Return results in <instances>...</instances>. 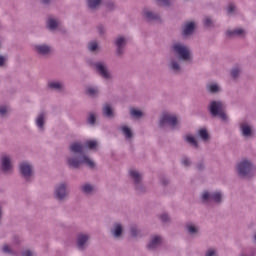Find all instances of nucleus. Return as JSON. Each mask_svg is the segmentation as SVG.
Returning <instances> with one entry per match:
<instances>
[{
    "label": "nucleus",
    "mask_w": 256,
    "mask_h": 256,
    "mask_svg": "<svg viewBox=\"0 0 256 256\" xmlns=\"http://www.w3.org/2000/svg\"><path fill=\"white\" fill-rule=\"evenodd\" d=\"M97 145V140H88L84 144L79 141L72 142L68 147L70 155L66 157L67 167L81 169V165H86L89 169H95L96 164L85 154V147L90 151H97Z\"/></svg>",
    "instance_id": "nucleus-1"
},
{
    "label": "nucleus",
    "mask_w": 256,
    "mask_h": 256,
    "mask_svg": "<svg viewBox=\"0 0 256 256\" xmlns=\"http://www.w3.org/2000/svg\"><path fill=\"white\" fill-rule=\"evenodd\" d=\"M170 51L177 55V58H171L167 64L168 70L172 73V75H181L183 73V66H181V62L191 63L193 61V52H191V48L187 46L183 42H173L170 46Z\"/></svg>",
    "instance_id": "nucleus-2"
},
{
    "label": "nucleus",
    "mask_w": 256,
    "mask_h": 256,
    "mask_svg": "<svg viewBox=\"0 0 256 256\" xmlns=\"http://www.w3.org/2000/svg\"><path fill=\"white\" fill-rule=\"evenodd\" d=\"M52 195L56 203H59L60 205H63V203H67L71 195L69 183L66 181H62L56 184L54 186Z\"/></svg>",
    "instance_id": "nucleus-3"
},
{
    "label": "nucleus",
    "mask_w": 256,
    "mask_h": 256,
    "mask_svg": "<svg viewBox=\"0 0 256 256\" xmlns=\"http://www.w3.org/2000/svg\"><path fill=\"white\" fill-rule=\"evenodd\" d=\"M225 199V195L221 190H204L200 195L202 205H221Z\"/></svg>",
    "instance_id": "nucleus-4"
},
{
    "label": "nucleus",
    "mask_w": 256,
    "mask_h": 256,
    "mask_svg": "<svg viewBox=\"0 0 256 256\" xmlns=\"http://www.w3.org/2000/svg\"><path fill=\"white\" fill-rule=\"evenodd\" d=\"M225 103L221 100H211L207 106V111L210 117H218L221 121H227L229 117H227V113L225 112Z\"/></svg>",
    "instance_id": "nucleus-5"
},
{
    "label": "nucleus",
    "mask_w": 256,
    "mask_h": 256,
    "mask_svg": "<svg viewBox=\"0 0 256 256\" xmlns=\"http://www.w3.org/2000/svg\"><path fill=\"white\" fill-rule=\"evenodd\" d=\"M253 167V161L248 158H242L235 166L237 177H239V179H251Z\"/></svg>",
    "instance_id": "nucleus-6"
},
{
    "label": "nucleus",
    "mask_w": 256,
    "mask_h": 256,
    "mask_svg": "<svg viewBox=\"0 0 256 256\" xmlns=\"http://www.w3.org/2000/svg\"><path fill=\"white\" fill-rule=\"evenodd\" d=\"M129 177L137 195H145L149 193V189H147V186L143 184V173L139 170L131 169L129 170Z\"/></svg>",
    "instance_id": "nucleus-7"
},
{
    "label": "nucleus",
    "mask_w": 256,
    "mask_h": 256,
    "mask_svg": "<svg viewBox=\"0 0 256 256\" xmlns=\"http://www.w3.org/2000/svg\"><path fill=\"white\" fill-rule=\"evenodd\" d=\"M180 122L176 115L169 112H164L161 114L158 120V128L165 131L168 127L172 130L179 129Z\"/></svg>",
    "instance_id": "nucleus-8"
},
{
    "label": "nucleus",
    "mask_w": 256,
    "mask_h": 256,
    "mask_svg": "<svg viewBox=\"0 0 256 256\" xmlns=\"http://www.w3.org/2000/svg\"><path fill=\"white\" fill-rule=\"evenodd\" d=\"M88 65L92 67V69L95 70L96 73H98L99 76L104 79V81H113V74L111 73V70H109L107 62L103 60L97 62L89 60Z\"/></svg>",
    "instance_id": "nucleus-9"
},
{
    "label": "nucleus",
    "mask_w": 256,
    "mask_h": 256,
    "mask_svg": "<svg viewBox=\"0 0 256 256\" xmlns=\"http://www.w3.org/2000/svg\"><path fill=\"white\" fill-rule=\"evenodd\" d=\"M18 171L21 179H24L26 183H31L33 177H35V168L30 162H20L18 165Z\"/></svg>",
    "instance_id": "nucleus-10"
},
{
    "label": "nucleus",
    "mask_w": 256,
    "mask_h": 256,
    "mask_svg": "<svg viewBox=\"0 0 256 256\" xmlns=\"http://www.w3.org/2000/svg\"><path fill=\"white\" fill-rule=\"evenodd\" d=\"M113 45L115 47V55L118 59H122L125 55V49H127V45L129 44V37L125 35H118L113 40Z\"/></svg>",
    "instance_id": "nucleus-11"
},
{
    "label": "nucleus",
    "mask_w": 256,
    "mask_h": 256,
    "mask_svg": "<svg viewBox=\"0 0 256 256\" xmlns=\"http://www.w3.org/2000/svg\"><path fill=\"white\" fill-rule=\"evenodd\" d=\"M0 171L3 175H13V157L7 153L0 156Z\"/></svg>",
    "instance_id": "nucleus-12"
},
{
    "label": "nucleus",
    "mask_w": 256,
    "mask_h": 256,
    "mask_svg": "<svg viewBox=\"0 0 256 256\" xmlns=\"http://www.w3.org/2000/svg\"><path fill=\"white\" fill-rule=\"evenodd\" d=\"M33 51L37 57H51L53 55V46L49 43H38L33 45Z\"/></svg>",
    "instance_id": "nucleus-13"
},
{
    "label": "nucleus",
    "mask_w": 256,
    "mask_h": 256,
    "mask_svg": "<svg viewBox=\"0 0 256 256\" xmlns=\"http://www.w3.org/2000/svg\"><path fill=\"white\" fill-rule=\"evenodd\" d=\"M110 235L114 241H121L125 237V226L121 222H114L110 229Z\"/></svg>",
    "instance_id": "nucleus-14"
},
{
    "label": "nucleus",
    "mask_w": 256,
    "mask_h": 256,
    "mask_svg": "<svg viewBox=\"0 0 256 256\" xmlns=\"http://www.w3.org/2000/svg\"><path fill=\"white\" fill-rule=\"evenodd\" d=\"M91 241V234L87 232H80L76 235V248L78 251H85L89 247Z\"/></svg>",
    "instance_id": "nucleus-15"
},
{
    "label": "nucleus",
    "mask_w": 256,
    "mask_h": 256,
    "mask_svg": "<svg viewBox=\"0 0 256 256\" xmlns=\"http://www.w3.org/2000/svg\"><path fill=\"white\" fill-rule=\"evenodd\" d=\"M184 229L190 237H199L201 235V227L195 222H187Z\"/></svg>",
    "instance_id": "nucleus-16"
},
{
    "label": "nucleus",
    "mask_w": 256,
    "mask_h": 256,
    "mask_svg": "<svg viewBox=\"0 0 256 256\" xmlns=\"http://www.w3.org/2000/svg\"><path fill=\"white\" fill-rule=\"evenodd\" d=\"M196 27H197V25L195 24L194 21H189V22L184 23L181 28L182 37H184V38L191 37V35H193V33H195Z\"/></svg>",
    "instance_id": "nucleus-17"
},
{
    "label": "nucleus",
    "mask_w": 256,
    "mask_h": 256,
    "mask_svg": "<svg viewBox=\"0 0 256 256\" xmlns=\"http://www.w3.org/2000/svg\"><path fill=\"white\" fill-rule=\"evenodd\" d=\"M79 191L82 193V195H85V197H91L97 193V188L95 185L85 182L84 184L80 185Z\"/></svg>",
    "instance_id": "nucleus-18"
},
{
    "label": "nucleus",
    "mask_w": 256,
    "mask_h": 256,
    "mask_svg": "<svg viewBox=\"0 0 256 256\" xmlns=\"http://www.w3.org/2000/svg\"><path fill=\"white\" fill-rule=\"evenodd\" d=\"M142 16L144 17L145 21H147V23L161 21V16L159 15V13H155V12L149 10L148 8H144L142 10Z\"/></svg>",
    "instance_id": "nucleus-19"
},
{
    "label": "nucleus",
    "mask_w": 256,
    "mask_h": 256,
    "mask_svg": "<svg viewBox=\"0 0 256 256\" xmlns=\"http://www.w3.org/2000/svg\"><path fill=\"white\" fill-rule=\"evenodd\" d=\"M47 89L50 91H56L57 93H64L65 83L60 80H52L47 83Z\"/></svg>",
    "instance_id": "nucleus-20"
},
{
    "label": "nucleus",
    "mask_w": 256,
    "mask_h": 256,
    "mask_svg": "<svg viewBox=\"0 0 256 256\" xmlns=\"http://www.w3.org/2000/svg\"><path fill=\"white\" fill-rule=\"evenodd\" d=\"M205 89H206V93H208V95H219V93H221V91H223V89L221 88V85H219L215 81L207 82L205 85Z\"/></svg>",
    "instance_id": "nucleus-21"
},
{
    "label": "nucleus",
    "mask_w": 256,
    "mask_h": 256,
    "mask_svg": "<svg viewBox=\"0 0 256 256\" xmlns=\"http://www.w3.org/2000/svg\"><path fill=\"white\" fill-rule=\"evenodd\" d=\"M47 123V112L41 111L37 114L35 118L36 127L39 131H45V125Z\"/></svg>",
    "instance_id": "nucleus-22"
},
{
    "label": "nucleus",
    "mask_w": 256,
    "mask_h": 256,
    "mask_svg": "<svg viewBox=\"0 0 256 256\" xmlns=\"http://www.w3.org/2000/svg\"><path fill=\"white\" fill-rule=\"evenodd\" d=\"M239 129L241 132L242 137H253V126L249 124V122L244 121L239 124Z\"/></svg>",
    "instance_id": "nucleus-23"
},
{
    "label": "nucleus",
    "mask_w": 256,
    "mask_h": 256,
    "mask_svg": "<svg viewBox=\"0 0 256 256\" xmlns=\"http://www.w3.org/2000/svg\"><path fill=\"white\" fill-rule=\"evenodd\" d=\"M103 5V0H86V7L90 13H97Z\"/></svg>",
    "instance_id": "nucleus-24"
},
{
    "label": "nucleus",
    "mask_w": 256,
    "mask_h": 256,
    "mask_svg": "<svg viewBox=\"0 0 256 256\" xmlns=\"http://www.w3.org/2000/svg\"><path fill=\"white\" fill-rule=\"evenodd\" d=\"M161 243H163V238L161 236H152L150 242L147 244V249H149V251H155L161 247Z\"/></svg>",
    "instance_id": "nucleus-25"
},
{
    "label": "nucleus",
    "mask_w": 256,
    "mask_h": 256,
    "mask_svg": "<svg viewBox=\"0 0 256 256\" xmlns=\"http://www.w3.org/2000/svg\"><path fill=\"white\" fill-rule=\"evenodd\" d=\"M85 95H87V97H90L91 99H97V97H99L100 95L99 86H95V85L86 86Z\"/></svg>",
    "instance_id": "nucleus-26"
},
{
    "label": "nucleus",
    "mask_w": 256,
    "mask_h": 256,
    "mask_svg": "<svg viewBox=\"0 0 256 256\" xmlns=\"http://www.w3.org/2000/svg\"><path fill=\"white\" fill-rule=\"evenodd\" d=\"M102 115L106 117V119H114L115 112L113 111V106H111V104H105L102 107Z\"/></svg>",
    "instance_id": "nucleus-27"
},
{
    "label": "nucleus",
    "mask_w": 256,
    "mask_h": 256,
    "mask_svg": "<svg viewBox=\"0 0 256 256\" xmlns=\"http://www.w3.org/2000/svg\"><path fill=\"white\" fill-rule=\"evenodd\" d=\"M61 25V21L55 18H48L46 27L49 31H57V28Z\"/></svg>",
    "instance_id": "nucleus-28"
},
{
    "label": "nucleus",
    "mask_w": 256,
    "mask_h": 256,
    "mask_svg": "<svg viewBox=\"0 0 256 256\" xmlns=\"http://www.w3.org/2000/svg\"><path fill=\"white\" fill-rule=\"evenodd\" d=\"M129 113H130V117L132 119L139 120V119H143V117H145V113L142 110L137 109L135 107H130L129 108Z\"/></svg>",
    "instance_id": "nucleus-29"
},
{
    "label": "nucleus",
    "mask_w": 256,
    "mask_h": 256,
    "mask_svg": "<svg viewBox=\"0 0 256 256\" xmlns=\"http://www.w3.org/2000/svg\"><path fill=\"white\" fill-rule=\"evenodd\" d=\"M197 134L201 141H203V143H209V141H211V135L209 134L207 129L201 128L198 130Z\"/></svg>",
    "instance_id": "nucleus-30"
},
{
    "label": "nucleus",
    "mask_w": 256,
    "mask_h": 256,
    "mask_svg": "<svg viewBox=\"0 0 256 256\" xmlns=\"http://www.w3.org/2000/svg\"><path fill=\"white\" fill-rule=\"evenodd\" d=\"M184 141L185 143H188L190 147H193V149H199V141H197V138L193 135L184 136Z\"/></svg>",
    "instance_id": "nucleus-31"
},
{
    "label": "nucleus",
    "mask_w": 256,
    "mask_h": 256,
    "mask_svg": "<svg viewBox=\"0 0 256 256\" xmlns=\"http://www.w3.org/2000/svg\"><path fill=\"white\" fill-rule=\"evenodd\" d=\"M226 35L230 39H233V37H245V31L243 29L228 30Z\"/></svg>",
    "instance_id": "nucleus-32"
},
{
    "label": "nucleus",
    "mask_w": 256,
    "mask_h": 256,
    "mask_svg": "<svg viewBox=\"0 0 256 256\" xmlns=\"http://www.w3.org/2000/svg\"><path fill=\"white\" fill-rule=\"evenodd\" d=\"M104 6L108 13H113V11L117 10V3L113 0H106Z\"/></svg>",
    "instance_id": "nucleus-33"
},
{
    "label": "nucleus",
    "mask_w": 256,
    "mask_h": 256,
    "mask_svg": "<svg viewBox=\"0 0 256 256\" xmlns=\"http://www.w3.org/2000/svg\"><path fill=\"white\" fill-rule=\"evenodd\" d=\"M194 169H196L198 173H205V171L207 170V164L205 163V160L202 159L196 162L194 165Z\"/></svg>",
    "instance_id": "nucleus-34"
},
{
    "label": "nucleus",
    "mask_w": 256,
    "mask_h": 256,
    "mask_svg": "<svg viewBox=\"0 0 256 256\" xmlns=\"http://www.w3.org/2000/svg\"><path fill=\"white\" fill-rule=\"evenodd\" d=\"M86 123H87V125H90L91 127H95V125L97 123V114L94 112L88 113Z\"/></svg>",
    "instance_id": "nucleus-35"
},
{
    "label": "nucleus",
    "mask_w": 256,
    "mask_h": 256,
    "mask_svg": "<svg viewBox=\"0 0 256 256\" xmlns=\"http://www.w3.org/2000/svg\"><path fill=\"white\" fill-rule=\"evenodd\" d=\"M1 251H2V253H4V255H12V256L17 255V252L15 250H13V248L11 246H9V244H4L2 246Z\"/></svg>",
    "instance_id": "nucleus-36"
},
{
    "label": "nucleus",
    "mask_w": 256,
    "mask_h": 256,
    "mask_svg": "<svg viewBox=\"0 0 256 256\" xmlns=\"http://www.w3.org/2000/svg\"><path fill=\"white\" fill-rule=\"evenodd\" d=\"M204 27L209 29L211 27H215V23L213 22V18L211 16H205L202 21Z\"/></svg>",
    "instance_id": "nucleus-37"
},
{
    "label": "nucleus",
    "mask_w": 256,
    "mask_h": 256,
    "mask_svg": "<svg viewBox=\"0 0 256 256\" xmlns=\"http://www.w3.org/2000/svg\"><path fill=\"white\" fill-rule=\"evenodd\" d=\"M87 47L90 53H95L99 49V42H97V40H92L88 42Z\"/></svg>",
    "instance_id": "nucleus-38"
},
{
    "label": "nucleus",
    "mask_w": 256,
    "mask_h": 256,
    "mask_svg": "<svg viewBox=\"0 0 256 256\" xmlns=\"http://www.w3.org/2000/svg\"><path fill=\"white\" fill-rule=\"evenodd\" d=\"M180 163L183 167H191V165H193V160H191L189 156L184 155L181 157Z\"/></svg>",
    "instance_id": "nucleus-39"
},
{
    "label": "nucleus",
    "mask_w": 256,
    "mask_h": 256,
    "mask_svg": "<svg viewBox=\"0 0 256 256\" xmlns=\"http://www.w3.org/2000/svg\"><path fill=\"white\" fill-rule=\"evenodd\" d=\"M0 117L1 119H5L9 117V107L6 105H0Z\"/></svg>",
    "instance_id": "nucleus-40"
},
{
    "label": "nucleus",
    "mask_w": 256,
    "mask_h": 256,
    "mask_svg": "<svg viewBox=\"0 0 256 256\" xmlns=\"http://www.w3.org/2000/svg\"><path fill=\"white\" fill-rule=\"evenodd\" d=\"M159 219L161 221V223H163L164 225H169L171 224V216H169V214L167 213H163L159 216Z\"/></svg>",
    "instance_id": "nucleus-41"
},
{
    "label": "nucleus",
    "mask_w": 256,
    "mask_h": 256,
    "mask_svg": "<svg viewBox=\"0 0 256 256\" xmlns=\"http://www.w3.org/2000/svg\"><path fill=\"white\" fill-rule=\"evenodd\" d=\"M96 30H97L99 37H105V35L107 34V28H105V25H103V24H98L96 26Z\"/></svg>",
    "instance_id": "nucleus-42"
},
{
    "label": "nucleus",
    "mask_w": 256,
    "mask_h": 256,
    "mask_svg": "<svg viewBox=\"0 0 256 256\" xmlns=\"http://www.w3.org/2000/svg\"><path fill=\"white\" fill-rule=\"evenodd\" d=\"M230 75L233 79H239V76L241 75V68L234 67L230 71Z\"/></svg>",
    "instance_id": "nucleus-43"
},
{
    "label": "nucleus",
    "mask_w": 256,
    "mask_h": 256,
    "mask_svg": "<svg viewBox=\"0 0 256 256\" xmlns=\"http://www.w3.org/2000/svg\"><path fill=\"white\" fill-rule=\"evenodd\" d=\"M122 133L125 135L126 139L133 138V132L131 131V128H129L128 126L122 127Z\"/></svg>",
    "instance_id": "nucleus-44"
},
{
    "label": "nucleus",
    "mask_w": 256,
    "mask_h": 256,
    "mask_svg": "<svg viewBox=\"0 0 256 256\" xmlns=\"http://www.w3.org/2000/svg\"><path fill=\"white\" fill-rule=\"evenodd\" d=\"M139 233H141V230H139V228L136 225L130 227L131 237H139Z\"/></svg>",
    "instance_id": "nucleus-45"
},
{
    "label": "nucleus",
    "mask_w": 256,
    "mask_h": 256,
    "mask_svg": "<svg viewBox=\"0 0 256 256\" xmlns=\"http://www.w3.org/2000/svg\"><path fill=\"white\" fill-rule=\"evenodd\" d=\"M235 11H237V6L234 3H229L227 7V14L235 15Z\"/></svg>",
    "instance_id": "nucleus-46"
},
{
    "label": "nucleus",
    "mask_w": 256,
    "mask_h": 256,
    "mask_svg": "<svg viewBox=\"0 0 256 256\" xmlns=\"http://www.w3.org/2000/svg\"><path fill=\"white\" fill-rule=\"evenodd\" d=\"M38 1H39L40 5H42L43 7H51V4L55 0H38Z\"/></svg>",
    "instance_id": "nucleus-47"
},
{
    "label": "nucleus",
    "mask_w": 256,
    "mask_h": 256,
    "mask_svg": "<svg viewBox=\"0 0 256 256\" xmlns=\"http://www.w3.org/2000/svg\"><path fill=\"white\" fill-rule=\"evenodd\" d=\"M156 3H161L163 7H171V0H155Z\"/></svg>",
    "instance_id": "nucleus-48"
},
{
    "label": "nucleus",
    "mask_w": 256,
    "mask_h": 256,
    "mask_svg": "<svg viewBox=\"0 0 256 256\" xmlns=\"http://www.w3.org/2000/svg\"><path fill=\"white\" fill-rule=\"evenodd\" d=\"M160 183L164 187H167V185H169V183H171V181L169 180V178L163 176V177L160 178Z\"/></svg>",
    "instance_id": "nucleus-49"
},
{
    "label": "nucleus",
    "mask_w": 256,
    "mask_h": 256,
    "mask_svg": "<svg viewBox=\"0 0 256 256\" xmlns=\"http://www.w3.org/2000/svg\"><path fill=\"white\" fill-rule=\"evenodd\" d=\"M205 256H217V251L215 249H208Z\"/></svg>",
    "instance_id": "nucleus-50"
},
{
    "label": "nucleus",
    "mask_w": 256,
    "mask_h": 256,
    "mask_svg": "<svg viewBox=\"0 0 256 256\" xmlns=\"http://www.w3.org/2000/svg\"><path fill=\"white\" fill-rule=\"evenodd\" d=\"M5 63H7V57L0 55V67H5Z\"/></svg>",
    "instance_id": "nucleus-51"
},
{
    "label": "nucleus",
    "mask_w": 256,
    "mask_h": 256,
    "mask_svg": "<svg viewBox=\"0 0 256 256\" xmlns=\"http://www.w3.org/2000/svg\"><path fill=\"white\" fill-rule=\"evenodd\" d=\"M22 256H33V252H31V250H26L22 252Z\"/></svg>",
    "instance_id": "nucleus-52"
},
{
    "label": "nucleus",
    "mask_w": 256,
    "mask_h": 256,
    "mask_svg": "<svg viewBox=\"0 0 256 256\" xmlns=\"http://www.w3.org/2000/svg\"><path fill=\"white\" fill-rule=\"evenodd\" d=\"M239 256H255V252H251L250 254H240Z\"/></svg>",
    "instance_id": "nucleus-53"
},
{
    "label": "nucleus",
    "mask_w": 256,
    "mask_h": 256,
    "mask_svg": "<svg viewBox=\"0 0 256 256\" xmlns=\"http://www.w3.org/2000/svg\"><path fill=\"white\" fill-rule=\"evenodd\" d=\"M1 29H3V24H1V22H0V31H1Z\"/></svg>",
    "instance_id": "nucleus-54"
},
{
    "label": "nucleus",
    "mask_w": 256,
    "mask_h": 256,
    "mask_svg": "<svg viewBox=\"0 0 256 256\" xmlns=\"http://www.w3.org/2000/svg\"><path fill=\"white\" fill-rule=\"evenodd\" d=\"M253 239H254V243H256V234L254 235Z\"/></svg>",
    "instance_id": "nucleus-55"
},
{
    "label": "nucleus",
    "mask_w": 256,
    "mask_h": 256,
    "mask_svg": "<svg viewBox=\"0 0 256 256\" xmlns=\"http://www.w3.org/2000/svg\"><path fill=\"white\" fill-rule=\"evenodd\" d=\"M0 193H3V190L0 189Z\"/></svg>",
    "instance_id": "nucleus-56"
}]
</instances>
